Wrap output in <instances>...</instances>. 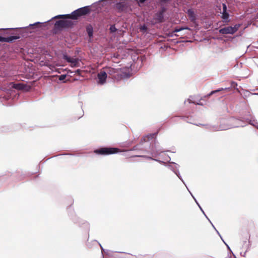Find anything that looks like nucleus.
Returning a JSON list of instances; mask_svg holds the SVG:
<instances>
[{"label": "nucleus", "instance_id": "nucleus-1", "mask_svg": "<svg viewBox=\"0 0 258 258\" xmlns=\"http://www.w3.org/2000/svg\"><path fill=\"white\" fill-rule=\"evenodd\" d=\"M90 9L88 6L79 8L74 12L71 14L59 15L54 17V19H71L76 20L79 17L86 15L89 13Z\"/></svg>", "mask_w": 258, "mask_h": 258}, {"label": "nucleus", "instance_id": "nucleus-2", "mask_svg": "<svg viewBox=\"0 0 258 258\" xmlns=\"http://www.w3.org/2000/svg\"><path fill=\"white\" fill-rule=\"evenodd\" d=\"M103 70L107 71L109 78L116 81H120L130 77L129 75L124 72L121 68L114 69L111 67H106L103 68Z\"/></svg>", "mask_w": 258, "mask_h": 258}, {"label": "nucleus", "instance_id": "nucleus-3", "mask_svg": "<svg viewBox=\"0 0 258 258\" xmlns=\"http://www.w3.org/2000/svg\"><path fill=\"white\" fill-rule=\"evenodd\" d=\"M119 152V149L112 147H103L94 151L97 154L107 155L117 153Z\"/></svg>", "mask_w": 258, "mask_h": 258}, {"label": "nucleus", "instance_id": "nucleus-4", "mask_svg": "<svg viewBox=\"0 0 258 258\" xmlns=\"http://www.w3.org/2000/svg\"><path fill=\"white\" fill-rule=\"evenodd\" d=\"M73 25V22L70 20H59L54 24V30H60L63 28H68L71 27Z\"/></svg>", "mask_w": 258, "mask_h": 258}, {"label": "nucleus", "instance_id": "nucleus-5", "mask_svg": "<svg viewBox=\"0 0 258 258\" xmlns=\"http://www.w3.org/2000/svg\"><path fill=\"white\" fill-rule=\"evenodd\" d=\"M239 25H235L234 26H228L219 30V33L222 34H233L239 29Z\"/></svg>", "mask_w": 258, "mask_h": 258}, {"label": "nucleus", "instance_id": "nucleus-6", "mask_svg": "<svg viewBox=\"0 0 258 258\" xmlns=\"http://www.w3.org/2000/svg\"><path fill=\"white\" fill-rule=\"evenodd\" d=\"M63 58L68 62L71 63L70 66L71 67H79L80 61L79 59L71 57L70 56H68L67 55H64Z\"/></svg>", "mask_w": 258, "mask_h": 258}, {"label": "nucleus", "instance_id": "nucleus-7", "mask_svg": "<svg viewBox=\"0 0 258 258\" xmlns=\"http://www.w3.org/2000/svg\"><path fill=\"white\" fill-rule=\"evenodd\" d=\"M108 73L106 70H101L98 74L97 78L98 79V83L103 84L106 82Z\"/></svg>", "mask_w": 258, "mask_h": 258}, {"label": "nucleus", "instance_id": "nucleus-8", "mask_svg": "<svg viewBox=\"0 0 258 258\" xmlns=\"http://www.w3.org/2000/svg\"><path fill=\"white\" fill-rule=\"evenodd\" d=\"M165 9L163 8L162 9L157 13L155 16V20L159 23L162 22L164 20V13L165 12Z\"/></svg>", "mask_w": 258, "mask_h": 258}, {"label": "nucleus", "instance_id": "nucleus-9", "mask_svg": "<svg viewBox=\"0 0 258 258\" xmlns=\"http://www.w3.org/2000/svg\"><path fill=\"white\" fill-rule=\"evenodd\" d=\"M20 38L19 35L11 36L8 37L0 36V41L5 42H12L14 40H17Z\"/></svg>", "mask_w": 258, "mask_h": 258}, {"label": "nucleus", "instance_id": "nucleus-10", "mask_svg": "<svg viewBox=\"0 0 258 258\" xmlns=\"http://www.w3.org/2000/svg\"><path fill=\"white\" fill-rule=\"evenodd\" d=\"M156 136V134H151L148 135L145 137H144L141 140V144H143L144 142L149 141L150 140L153 139Z\"/></svg>", "mask_w": 258, "mask_h": 258}, {"label": "nucleus", "instance_id": "nucleus-11", "mask_svg": "<svg viewBox=\"0 0 258 258\" xmlns=\"http://www.w3.org/2000/svg\"><path fill=\"white\" fill-rule=\"evenodd\" d=\"M223 12L222 18L223 19H227L229 18V14L227 12V7L225 4H223Z\"/></svg>", "mask_w": 258, "mask_h": 258}, {"label": "nucleus", "instance_id": "nucleus-12", "mask_svg": "<svg viewBox=\"0 0 258 258\" xmlns=\"http://www.w3.org/2000/svg\"><path fill=\"white\" fill-rule=\"evenodd\" d=\"M87 32L88 34V36L90 38L93 36V30L92 26L89 25L86 28Z\"/></svg>", "mask_w": 258, "mask_h": 258}, {"label": "nucleus", "instance_id": "nucleus-13", "mask_svg": "<svg viewBox=\"0 0 258 258\" xmlns=\"http://www.w3.org/2000/svg\"><path fill=\"white\" fill-rule=\"evenodd\" d=\"M13 87L18 90H23L24 88V85L23 84H14Z\"/></svg>", "mask_w": 258, "mask_h": 258}, {"label": "nucleus", "instance_id": "nucleus-14", "mask_svg": "<svg viewBox=\"0 0 258 258\" xmlns=\"http://www.w3.org/2000/svg\"><path fill=\"white\" fill-rule=\"evenodd\" d=\"M223 90V88H221L220 89H218V90H214V91H211L208 95H206V96H205L204 97H203V98H202L201 100H203L204 98H209L210 96H211V95H212L213 94L217 93V92H218L221 90Z\"/></svg>", "mask_w": 258, "mask_h": 258}, {"label": "nucleus", "instance_id": "nucleus-15", "mask_svg": "<svg viewBox=\"0 0 258 258\" xmlns=\"http://www.w3.org/2000/svg\"><path fill=\"white\" fill-rule=\"evenodd\" d=\"M249 238L250 234L248 233H246L243 237V235H241V237L240 238L243 240V242H246L247 240H249Z\"/></svg>", "mask_w": 258, "mask_h": 258}, {"label": "nucleus", "instance_id": "nucleus-16", "mask_svg": "<svg viewBox=\"0 0 258 258\" xmlns=\"http://www.w3.org/2000/svg\"><path fill=\"white\" fill-rule=\"evenodd\" d=\"M116 8L119 11H122L124 9V5L121 3H117L116 5Z\"/></svg>", "mask_w": 258, "mask_h": 258}, {"label": "nucleus", "instance_id": "nucleus-17", "mask_svg": "<svg viewBox=\"0 0 258 258\" xmlns=\"http://www.w3.org/2000/svg\"><path fill=\"white\" fill-rule=\"evenodd\" d=\"M184 29H188V28H183V27L180 28H175L174 29V30L173 31V33L179 32L180 31L183 30Z\"/></svg>", "mask_w": 258, "mask_h": 258}, {"label": "nucleus", "instance_id": "nucleus-18", "mask_svg": "<svg viewBox=\"0 0 258 258\" xmlns=\"http://www.w3.org/2000/svg\"><path fill=\"white\" fill-rule=\"evenodd\" d=\"M187 14L188 15V16L190 17V18H192V17H194V12L191 10H188V12H187Z\"/></svg>", "mask_w": 258, "mask_h": 258}, {"label": "nucleus", "instance_id": "nucleus-19", "mask_svg": "<svg viewBox=\"0 0 258 258\" xmlns=\"http://www.w3.org/2000/svg\"><path fill=\"white\" fill-rule=\"evenodd\" d=\"M111 32H115L116 31V29L114 25H111L109 28Z\"/></svg>", "mask_w": 258, "mask_h": 258}, {"label": "nucleus", "instance_id": "nucleus-20", "mask_svg": "<svg viewBox=\"0 0 258 258\" xmlns=\"http://www.w3.org/2000/svg\"><path fill=\"white\" fill-rule=\"evenodd\" d=\"M40 23L39 22H36L33 24H30V27H34V26H38V25H40Z\"/></svg>", "mask_w": 258, "mask_h": 258}, {"label": "nucleus", "instance_id": "nucleus-21", "mask_svg": "<svg viewBox=\"0 0 258 258\" xmlns=\"http://www.w3.org/2000/svg\"><path fill=\"white\" fill-rule=\"evenodd\" d=\"M147 28L146 26H143L141 28V30H142L146 31V30H147Z\"/></svg>", "mask_w": 258, "mask_h": 258}, {"label": "nucleus", "instance_id": "nucleus-22", "mask_svg": "<svg viewBox=\"0 0 258 258\" xmlns=\"http://www.w3.org/2000/svg\"><path fill=\"white\" fill-rule=\"evenodd\" d=\"M64 77H65V76H64V75H61V76H60V80H62V79H63L64 78Z\"/></svg>", "mask_w": 258, "mask_h": 258}, {"label": "nucleus", "instance_id": "nucleus-23", "mask_svg": "<svg viewBox=\"0 0 258 258\" xmlns=\"http://www.w3.org/2000/svg\"><path fill=\"white\" fill-rule=\"evenodd\" d=\"M146 0H139V2L140 3H144Z\"/></svg>", "mask_w": 258, "mask_h": 258}, {"label": "nucleus", "instance_id": "nucleus-24", "mask_svg": "<svg viewBox=\"0 0 258 258\" xmlns=\"http://www.w3.org/2000/svg\"><path fill=\"white\" fill-rule=\"evenodd\" d=\"M137 149V146H135V147H134V148H133V150H136Z\"/></svg>", "mask_w": 258, "mask_h": 258}, {"label": "nucleus", "instance_id": "nucleus-25", "mask_svg": "<svg viewBox=\"0 0 258 258\" xmlns=\"http://www.w3.org/2000/svg\"><path fill=\"white\" fill-rule=\"evenodd\" d=\"M7 34H8V33H7V32H6V33H4V35H7Z\"/></svg>", "mask_w": 258, "mask_h": 258}, {"label": "nucleus", "instance_id": "nucleus-26", "mask_svg": "<svg viewBox=\"0 0 258 258\" xmlns=\"http://www.w3.org/2000/svg\"><path fill=\"white\" fill-rule=\"evenodd\" d=\"M133 157H140V156L137 155V156H133Z\"/></svg>", "mask_w": 258, "mask_h": 258}, {"label": "nucleus", "instance_id": "nucleus-27", "mask_svg": "<svg viewBox=\"0 0 258 258\" xmlns=\"http://www.w3.org/2000/svg\"><path fill=\"white\" fill-rule=\"evenodd\" d=\"M77 72H80V70H78L77 71Z\"/></svg>", "mask_w": 258, "mask_h": 258}, {"label": "nucleus", "instance_id": "nucleus-28", "mask_svg": "<svg viewBox=\"0 0 258 258\" xmlns=\"http://www.w3.org/2000/svg\"><path fill=\"white\" fill-rule=\"evenodd\" d=\"M197 104H199V105H202V104L200 103H198Z\"/></svg>", "mask_w": 258, "mask_h": 258}]
</instances>
